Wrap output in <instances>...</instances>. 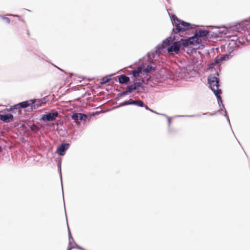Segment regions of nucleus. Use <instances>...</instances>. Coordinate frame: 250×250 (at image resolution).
<instances>
[{
  "instance_id": "nucleus-35",
  "label": "nucleus",
  "mask_w": 250,
  "mask_h": 250,
  "mask_svg": "<svg viewBox=\"0 0 250 250\" xmlns=\"http://www.w3.org/2000/svg\"><path fill=\"white\" fill-rule=\"evenodd\" d=\"M224 116L226 117V120H227L228 123H229V126H230V128L231 129V131H232V133L234 134V132H233V130H232V128H231V124H230V120H229V118L228 114H224Z\"/></svg>"
},
{
  "instance_id": "nucleus-41",
  "label": "nucleus",
  "mask_w": 250,
  "mask_h": 250,
  "mask_svg": "<svg viewBox=\"0 0 250 250\" xmlns=\"http://www.w3.org/2000/svg\"><path fill=\"white\" fill-rule=\"evenodd\" d=\"M193 66L192 70H193V71L195 72L196 71L195 70V65H196V67H197V65H196V64L195 63V64H193Z\"/></svg>"
},
{
  "instance_id": "nucleus-27",
  "label": "nucleus",
  "mask_w": 250,
  "mask_h": 250,
  "mask_svg": "<svg viewBox=\"0 0 250 250\" xmlns=\"http://www.w3.org/2000/svg\"><path fill=\"white\" fill-rule=\"evenodd\" d=\"M209 38L214 39L220 37V35L218 34V30L216 32L209 31Z\"/></svg>"
},
{
  "instance_id": "nucleus-32",
  "label": "nucleus",
  "mask_w": 250,
  "mask_h": 250,
  "mask_svg": "<svg viewBox=\"0 0 250 250\" xmlns=\"http://www.w3.org/2000/svg\"><path fill=\"white\" fill-rule=\"evenodd\" d=\"M135 83L138 90L139 89H144V87L143 85V84L144 83L143 80L139 81V82Z\"/></svg>"
},
{
  "instance_id": "nucleus-38",
  "label": "nucleus",
  "mask_w": 250,
  "mask_h": 250,
  "mask_svg": "<svg viewBox=\"0 0 250 250\" xmlns=\"http://www.w3.org/2000/svg\"><path fill=\"white\" fill-rule=\"evenodd\" d=\"M167 122H168V127H169L170 126V124L171 123V119L169 117H168V118H167Z\"/></svg>"
},
{
  "instance_id": "nucleus-7",
  "label": "nucleus",
  "mask_w": 250,
  "mask_h": 250,
  "mask_svg": "<svg viewBox=\"0 0 250 250\" xmlns=\"http://www.w3.org/2000/svg\"><path fill=\"white\" fill-rule=\"evenodd\" d=\"M12 110L9 108H5L0 111V120L3 123H8L9 119H13V115L10 112Z\"/></svg>"
},
{
  "instance_id": "nucleus-45",
  "label": "nucleus",
  "mask_w": 250,
  "mask_h": 250,
  "mask_svg": "<svg viewBox=\"0 0 250 250\" xmlns=\"http://www.w3.org/2000/svg\"><path fill=\"white\" fill-rule=\"evenodd\" d=\"M27 35H28V36H30V33H29V30H27Z\"/></svg>"
},
{
  "instance_id": "nucleus-30",
  "label": "nucleus",
  "mask_w": 250,
  "mask_h": 250,
  "mask_svg": "<svg viewBox=\"0 0 250 250\" xmlns=\"http://www.w3.org/2000/svg\"><path fill=\"white\" fill-rule=\"evenodd\" d=\"M131 104V100H125L123 102L120 103L119 105L117 106L116 108H118L119 107L129 105Z\"/></svg>"
},
{
  "instance_id": "nucleus-19",
  "label": "nucleus",
  "mask_w": 250,
  "mask_h": 250,
  "mask_svg": "<svg viewBox=\"0 0 250 250\" xmlns=\"http://www.w3.org/2000/svg\"><path fill=\"white\" fill-rule=\"evenodd\" d=\"M129 93H130V91L127 90V89L124 90L123 91H122L121 92H119L117 94V96L115 97V100L116 101H119L121 97L124 96L125 95H127L129 94Z\"/></svg>"
},
{
  "instance_id": "nucleus-29",
  "label": "nucleus",
  "mask_w": 250,
  "mask_h": 250,
  "mask_svg": "<svg viewBox=\"0 0 250 250\" xmlns=\"http://www.w3.org/2000/svg\"><path fill=\"white\" fill-rule=\"evenodd\" d=\"M215 66H216L215 65V64L211 62H209L207 65V70H216L218 68H217V67L215 68Z\"/></svg>"
},
{
  "instance_id": "nucleus-26",
  "label": "nucleus",
  "mask_w": 250,
  "mask_h": 250,
  "mask_svg": "<svg viewBox=\"0 0 250 250\" xmlns=\"http://www.w3.org/2000/svg\"><path fill=\"white\" fill-rule=\"evenodd\" d=\"M79 123H81L82 121H85L87 118V116L85 114L83 113H78Z\"/></svg>"
},
{
  "instance_id": "nucleus-13",
  "label": "nucleus",
  "mask_w": 250,
  "mask_h": 250,
  "mask_svg": "<svg viewBox=\"0 0 250 250\" xmlns=\"http://www.w3.org/2000/svg\"><path fill=\"white\" fill-rule=\"evenodd\" d=\"M237 49V48L236 46H234L233 50H232L231 51H229L228 53L225 54V55L219 56L222 63L225 62L229 60L232 56V55H231L232 51L233 50H236Z\"/></svg>"
},
{
  "instance_id": "nucleus-9",
  "label": "nucleus",
  "mask_w": 250,
  "mask_h": 250,
  "mask_svg": "<svg viewBox=\"0 0 250 250\" xmlns=\"http://www.w3.org/2000/svg\"><path fill=\"white\" fill-rule=\"evenodd\" d=\"M168 77L167 74L161 75L160 73L157 74L155 76H149L147 80V82H152L155 84L158 83H162Z\"/></svg>"
},
{
  "instance_id": "nucleus-8",
  "label": "nucleus",
  "mask_w": 250,
  "mask_h": 250,
  "mask_svg": "<svg viewBox=\"0 0 250 250\" xmlns=\"http://www.w3.org/2000/svg\"><path fill=\"white\" fill-rule=\"evenodd\" d=\"M209 31L206 29H201L198 32H195L193 36H196V42H198V45L203 39L209 38Z\"/></svg>"
},
{
  "instance_id": "nucleus-6",
  "label": "nucleus",
  "mask_w": 250,
  "mask_h": 250,
  "mask_svg": "<svg viewBox=\"0 0 250 250\" xmlns=\"http://www.w3.org/2000/svg\"><path fill=\"white\" fill-rule=\"evenodd\" d=\"M59 115L58 111L46 112L40 116V120L43 123H47L53 121L56 119Z\"/></svg>"
},
{
  "instance_id": "nucleus-3",
  "label": "nucleus",
  "mask_w": 250,
  "mask_h": 250,
  "mask_svg": "<svg viewBox=\"0 0 250 250\" xmlns=\"http://www.w3.org/2000/svg\"><path fill=\"white\" fill-rule=\"evenodd\" d=\"M172 24L175 27H173L172 31V34H176L179 33H183L189 29H195L197 26L195 24L185 21L178 18L175 15L171 14L168 13Z\"/></svg>"
},
{
  "instance_id": "nucleus-24",
  "label": "nucleus",
  "mask_w": 250,
  "mask_h": 250,
  "mask_svg": "<svg viewBox=\"0 0 250 250\" xmlns=\"http://www.w3.org/2000/svg\"><path fill=\"white\" fill-rule=\"evenodd\" d=\"M57 167L58 169L59 173L60 175L61 181V185L62 187V190H63V186H62V173L61 171V161H59L57 163Z\"/></svg>"
},
{
  "instance_id": "nucleus-50",
  "label": "nucleus",
  "mask_w": 250,
  "mask_h": 250,
  "mask_svg": "<svg viewBox=\"0 0 250 250\" xmlns=\"http://www.w3.org/2000/svg\"><path fill=\"white\" fill-rule=\"evenodd\" d=\"M131 66H132V65L131 64V65H129V66H127V67H131Z\"/></svg>"
},
{
  "instance_id": "nucleus-40",
  "label": "nucleus",
  "mask_w": 250,
  "mask_h": 250,
  "mask_svg": "<svg viewBox=\"0 0 250 250\" xmlns=\"http://www.w3.org/2000/svg\"><path fill=\"white\" fill-rule=\"evenodd\" d=\"M157 115H161V116H164L166 118H168V116H167L166 114H163V113H158V114H157Z\"/></svg>"
},
{
  "instance_id": "nucleus-16",
  "label": "nucleus",
  "mask_w": 250,
  "mask_h": 250,
  "mask_svg": "<svg viewBox=\"0 0 250 250\" xmlns=\"http://www.w3.org/2000/svg\"><path fill=\"white\" fill-rule=\"evenodd\" d=\"M67 228H68V234L69 243H68V246L67 247V248L66 250H71L73 249V247H72V246L71 245V244H72L71 240H73V237L72 236V234H71V231H70V229H69V227L68 224L67 222Z\"/></svg>"
},
{
  "instance_id": "nucleus-47",
  "label": "nucleus",
  "mask_w": 250,
  "mask_h": 250,
  "mask_svg": "<svg viewBox=\"0 0 250 250\" xmlns=\"http://www.w3.org/2000/svg\"><path fill=\"white\" fill-rule=\"evenodd\" d=\"M2 146H0V152H1L2 151Z\"/></svg>"
},
{
  "instance_id": "nucleus-43",
  "label": "nucleus",
  "mask_w": 250,
  "mask_h": 250,
  "mask_svg": "<svg viewBox=\"0 0 250 250\" xmlns=\"http://www.w3.org/2000/svg\"><path fill=\"white\" fill-rule=\"evenodd\" d=\"M215 75L217 76H219V71H216L215 72Z\"/></svg>"
},
{
  "instance_id": "nucleus-49",
  "label": "nucleus",
  "mask_w": 250,
  "mask_h": 250,
  "mask_svg": "<svg viewBox=\"0 0 250 250\" xmlns=\"http://www.w3.org/2000/svg\"><path fill=\"white\" fill-rule=\"evenodd\" d=\"M82 78L83 79H85L86 77H85V76H82Z\"/></svg>"
},
{
  "instance_id": "nucleus-34",
  "label": "nucleus",
  "mask_w": 250,
  "mask_h": 250,
  "mask_svg": "<svg viewBox=\"0 0 250 250\" xmlns=\"http://www.w3.org/2000/svg\"><path fill=\"white\" fill-rule=\"evenodd\" d=\"M0 18L1 19H2V20H5L7 23H9L10 22V19L7 17H5L4 16H2V15H0Z\"/></svg>"
},
{
  "instance_id": "nucleus-4",
  "label": "nucleus",
  "mask_w": 250,
  "mask_h": 250,
  "mask_svg": "<svg viewBox=\"0 0 250 250\" xmlns=\"http://www.w3.org/2000/svg\"><path fill=\"white\" fill-rule=\"evenodd\" d=\"M35 99H32L29 100H26L21 102H20L18 104H15L10 107V109L12 110V113L16 112L14 110H18L20 111V109H24L25 111L31 112L34 109V104L35 102Z\"/></svg>"
},
{
  "instance_id": "nucleus-17",
  "label": "nucleus",
  "mask_w": 250,
  "mask_h": 250,
  "mask_svg": "<svg viewBox=\"0 0 250 250\" xmlns=\"http://www.w3.org/2000/svg\"><path fill=\"white\" fill-rule=\"evenodd\" d=\"M130 105H134L138 107H144L145 104L142 100L138 99L137 100H131Z\"/></svg>"
},
{
  "instance_id": "nucleus-36",
  "label": "nucleus",
  "mask_w": 250,
  "mask_h": 250,
  "mask_svg": "<svg viewBox=\"0 0 250 250\" xmlns=\"http://www.w3.org/2000/svg\"><path fill=\"white\" fill-rule=\"evenodd\" d=\"M216 114V112H214V113H210V112H206V113H204L202 114L203 115H208V116H213L214 115H215Z\"/></svg>"
},
{
  "instance_id": "nucleus-18",
  "label": "nucleus",
  "mask_w": 250,
  "mask_h": 250,
  "mask_svg": "<svg viewBox=\"0 0 250 250\" xmlns=\"http://www.w3.org/2000/svg\"><path fill=\"white\" fill-rule=\"evenodd\" d=\"M56 129L61 135L63 136L65 135V127L62 124H57V127Z\"/></svg>"
},
{
  "instance_id": "nucleus-39",
  "label": "nucleus",
  "mask_w": 250,
  "mask_h": 250,
  "mask_svg": "<svg viewBox=\"0 0 250 250\" xmlns=\"http://www.w3.org/2000/svg\"><path fill=\"white\" fill-rule=\"evenodd\" d=\"M190 53H195L196 52V50L195 49L191 47L190 49Z\"/></svg>"
},
{
  "instance_id": "nucleus-14",
  "label": "nucleus",
  "mask_w": 250,
  "mask_h": 250,
  "mask_svg": "<svg viewBox=\"0 0 250 250\" xmlns=\"http://www.w3.org/2000/svg\"><path fill=\"white\" fill-rule=\"evenodd\" d=\"M145 64H146L142 63L140 64V66L137 69H133L131 71V74L135 78L139 77V74L143 75L142 67H145Z\"/></svg>"
},
{
  "instance_id": "nucleus-23",
  "label": "nucleus",
  "mask_w": 250,
  "mask_h": 250,
  "mask_svg": "<svg viewBox=\"0 0 250 250\" xmlns=\"http://www.w3.org/2000/svg\"><path fill=\"white\" fill-rule=\"evenodd\" d=\"M114 75V74H111L110 75L107 76V78L104 79L103 80H101L100 82V84L101 85H104L106 83H107L109 82L110 81H111L112 79V78L111 77L112 76Z\"/></svg>"
},
{
  "instance_id": "nucleus-10",
  "label": "nucleus",
  "mask_w": 250,
  "mask_h": 250,
  "mask_svg": "<svg viewBox=\"0 0 250 250\" xmlns=\"http://www.w3.org/2000/svg\"><path fill=\"white\" fill-rule=\"evenodd\" d=\"M155 58H152L150 56H148L147 54H146V56H144L142 58V59L144 60L145 61H146L147 62L148 64H146V63L145 64V67H142V72L143 75H144L145 73H147L149 71H150L152 68H153V66L150 64L153 60ZM145 63V62H144Z\"/></svg>"
},
{
  "instance_id": "nucleus-1",
  "label": "nucleus",
  "mask_w": 250,
  "mask_h": 250,
  "mask_svg": "<svg viewBox=\"0 0 250 250\" xmlns=\"http://www.w3.org/2000/svg\"><path fill=\"white\" fill-rule=\"evenodd\" d=\"M176 38H178L179 37L175 34L172 37L170 36L167 37L155 47V50H151L148 52V56H150L151 59L155 58L156 56H158V53L160 50L163 49H167L169 55L178 54L181 47L179 42L175 41Z\"/></svg>"
},
{
  "instance_id": "nucleus-31",
  "label": "nucleus",
  "mask_w": 250,
  "mask_h": 250,
  "mask_svg": "<svg viewBox=\"0 0 250 250\" xmlns=\"http://www.w3.org/2000/svg\"><path fill=\"white\" fill-rule=\"evenodd\" d=\"M229 33V31L227 29H224L223 30H218V34L219 35H220V37H222L223 36L227 35Z\"/></svg>"
},
{
  "instance_id": "nucleus-44",
  "label": "nucleus",
  "mask_w": 250,
  "mask_h": 250,
  "mask_svg": "<svg viewBox=\"0 0 250 250\" xmlns=\"http://www.w3.org/2000/svg\"><path fill=\"white\" fill-rule=\"evenodd\" d=\"M13 16L15 17H20V16L19 15H13Z\"/></svg>"
},
{
  "instance_id": "nucleus-21",
  "label": "nucleus",
  "mask_w": 250,
  "mask_h": 250,
  "mask_svg": "<svg viewBox=\"0 0 250 250\" xmlns=\"http://www.w3.org/2000/svg\"><path fill=\"white\" fill-rule=\"evenodd\" d=\"M127 90L130 91V93L135 90H138L136 83H133L127 86Z\"/></svg>"
},
{
  "instance_id": "nucleus-37",
  "label": "nucleus",
  "mask_w": 250,
  "mask_h": 250,
  "mask_svg": "<svg viewBox=\"0 0 250 250\" xmlns=\"http://www.w3.org/2000/svg\"><path fill=\"white\" fill-rule=\"evenodd\" d=\"M72 242H73L74 244H75V246H72V247H73V249H79V247H80V245H79L78 244H77L75 241H74V240L73 239V240H71Z\"/></svg>"
},
{
  "instance_id": "nucleus-15",
  "label": "nucleus",
  "mask_w": 250,
  "mask_h": 250,
  "mask_svg": "<svg viewBox=\"0 0 250 250\" xmlns=\"http://www.w3.org/2000/svg\"><path fill=\"white\" fill-rule=\"evenodd\" d=\"M130 81V78L129 77L124 75L122 74L119 76L118 78V83L120 84H125L127 82Z\"/></svg>"
},
{
  "instance_id": "nucleus-48",
  "label": "nucleus",
  "mask_w": 250,
  "mask_h": 250,
  "mask_svg": "<svg viewBox=\"0 0 250 250\" xmlns=\"http://www.w3.org/2000/svg\"><path fill=\"white\" fill-rule=\"evenodd\" d=\"M65 216H66V220L67 221V217L66 212L65 210Z\"/></svg>"
},
{
  "instance_id": "nucleus-20",
  "label": "nucleus",
  "mask_w": 250,
  "mask_h": 250,
  "mask_svg": "<svg viewBox=\"0 0 250 250\" xmlns=\"http://www.w3.org/2000/svg\"><path fill=\"white\" fill-rule=\"evenodd\" d=\"M212 62L215 64V65L218 68L219 67H220L222 64V62L221 61V60L219 57V55H217L212 60Z\"/></svg>"
},
{
  "instance_id": "nucleus-12",
  "label": "nucleus",
  "mask_w": 250,
  "mask_h": 250,
  "mask_svg": "<svg viewBox=\"0 0 250 250\" xmlns=\"http://www.w3.org/2000/svg\"><path fill=\"white\" fill-rule=\"evenodd\" d=\"M34 99L35 100L34 104V107L33 108L34 109H36L39 107L44 105L49 101V99L47 97H44L42 99Z\"/></svg>"
},
{
  "instance_id": "nucleus-11",
  "label": "nucleus",
  "mask_w": 250,
  "mask_h": 250,
  "mask_svg": "<svg viewBox=\"0 0 250 250\" xmlns=\"http://www.w3.org/2000/svg\"><path fill=\"white\" fill-rule=\"evenodd\" d=\"M70 146V143H62L58 146L55 153L58 154L60 156H64Z\"/></svg>"
},
{
  "instance_id": "nucleus-33",
  "label": "nucleus",
  "mask_w": 250,
  "mask_h": 250,
  "mask_svg": "<svg viewBox=\"0 0 250 250\" xmlns=\"http://www.w3.org/2000/svg\"><path fill=\"white\" fill-rule=\"evenodd\" d=\"M144 107H145V108L146 110H148V111H150V112H152V113H153L154 114H158V112H157V111L154 110L153 109H151L147 105L145 104V106H144Z\"/></svg>"
},
{
  "instance_id": "nucleus-42",
  "label": "nucleus",
  "mask_w": 250,
  "mask_h": 250,
  "mask_svg": "<svg viewBox=\"0 0 250 250\" xmlns=\"http://www.w3.org/2000/svg\"><path fill=\"white\" fill-rule=\"evenodd\" d=\"M205 47V45H199L198 48L200 49H203Z\"/></svg>"
},
{
  "instance_id": "nucleus-22",
  "label": "nucleus",
  "mask_w": 250,
  "mask_h": 250,
  "mask_svg": "<svg viewBox=\"0 0 250 250\" xmlns=\"http://www.w3.org/2000/svg\"><path fill=\"white\" fill-rule=\"evenodd\" d=\"M26 125L29 126L32 131H38L39 130V126L35 124H31L30 123H27Z\"/></svg>"
},
{
  "instance_id": "nucleus-28",
  "label": "nucleus",
  "mask_w": 250,
  "mask_h": 250,
  "mask_svg": "<svg viewBox=\"0 0 250 250\" xmlns=\"http://www.w3.org/2000/svg\"><path fill=\"white\" fill-rule=\"evenodd\" d=\"M78 112H74L71 115V118L76 124L79 123Z\"/></svg>"
},
{
  "instance_id": "nucleus-5",
  "label": "nucleus",
  "mask_w": 250,
  "mask_h": 250,
  "mask_svg": "<svg viewBox=\"0 0 250 250\" xmlns=\"http://www.w3.org/2000/svg\"><path fill=\"white\" fill-rule=\"evenodd\" d=\"M195 36H192L188 38H181L178 42L180 43V46L181 49L188 47L189 45L196 46L198 45V42H196Z\"/></svg>"
},
{
  "instance_id": "nucleus-25",
  "label": "nucleus",
  "mask_w": 250,
  "mask_h": 250,
  "mask_svg": "<svg viewBox=\"0 0 250 250\" xmlns=\"http://www.w3.org/2000/svg\"><path fill=\"white\" fill-rule=\"evenodd\" d=\"M201 116V114H197L195 115H176L175 117L177 118L187 117V118H198Z\"/></svg>"
},
{
  "instance_id": "nucleus-46",
  "label": "nucleus",
  "mask_w": 250,
  "mask_h": 250,
  "mask_svg": "<svg viewBox=\"0 0 250 250\" xmlns=\"http://www.w3.org/2000/svg\"><path fill=\"white\" fill-rule=\"evenodd\" d=\"M20 21H21L23 22H25V21L23 19H20Z\"/></svg>"
},
{
  "instance_id": "nucleus-2",
  "label": "nucleus",
  "mask_w": 250,
  "mask_h": 250,
  "mask_svg": "<svg viewBox=\"0 0 250 250\" xmlns=\"http://www.w3.org/2000/svg\"><path fill=\"white\" fill-rule=\"evenodd\" d=\"M219 82V79L215 76L210 75L208 77V83L209 84V87L212 91L217 100L218 106L219 107L218 111H224V114H228L227 110L223 104V100L221 96L222 90L221 89L219 88L220 86Z\"/></svg>"
}]
</instances>
